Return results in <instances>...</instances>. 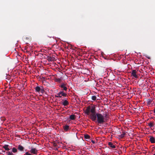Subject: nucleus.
Returning a JSON list of instances; mask_svg holds the SVG:
<instances>
[{
  "label": "nucleus",
  "instance_id": "obj_1",
  "mask_svg": "<svg viewBox=\"0 0 155 155\" xmlns=\"http://www.w3.org/2000/svg\"><path fill=\"white\" fill-rule=\"evenodd\" d=\"M96 106L94 104L88 106L84 110V113L89 115L93 121L95 120L96 118L95 115Z\"/></svg>",
  "mask_w": 155,
  "mask_h": 155
},
{
  "label": "nucleus",
  "instance_id": "obj_2",
  "mask_svg": "<svg viewBox=\"0 0 155 155\" xmlns=\"http://www.w3.org/2000/svg\"><path fill=\"white\" fill-rule=\"evenodd\" d=\"M96 116L97 117V120L99 123H102L104 122V116L100 113H97Z\"/></svg>",
  "mask_w": 155,
  "mask_h": 155
},
{
  "label": "nucleus",
  "instance_id": "obj_3",
  "mask_svg": "<svg viewBox=\"0 0 155 155\" xmlns=\"http://www.w3.org/2000/svg\"><path fill=\"white\" fill-rule=\"evenodd\" d=\"M137 71L136 70H133L132 71L131 75L136 78H138V76L137 74Z\"/></svg>",
  "mask_w": 155,
  "mask_h": 155
},
{
  "label": "nucleus",
  "instance_id": "obj_4",
  "mask_svg": "<svg viewBox=\"0 0 155 155\" xmlns=\"http://www.w3.org/2000/svg\"><path fill=\"white\" fill-rule=\"evenodd\" d=\"M30 152L34 154H36L38 152L37 150L35 148H32L30 150Z\"/></svg>",
  "mask_w": 155,
  "mask_h": 155
},
{
  "label": "nucleus",
  "instance_id": "obj_5",
  "mask_svg": "<svg viewBox=\"0 0 155 155\" xmlns=\"http://www.w3.org/2000/svg\"><path fill=\"white\" fill-rule=\"evenodd\" d=\"M66 84H62L60 86V87L63 89V90L64 91H67V88L66 86Z\"/></svg>",
  "mask_w": 155,
  "mask_h": 155
},
{
  "label": "nucleus",
  "instance_id": "obj_6",
  "mask_svg": "<svg viewBox=\"0 0 155 155\" xmlns=\"http://www.w3.org/2000/svg\"><path fill=\"white\" fill-rule=\"evenodd\" d=\"M9 147V146L8 145H5L3 147L4 148L5 150L8 151L10 150Z\"/></svg>",
  "mask_w": 155,
  "mask_h": 155
},
{
  "label": "nucleus",
  "instance_id": "obj_7",
  "mask_svg": "<svg viewBox=\"0 0 155 155\" xmlns=\"http://www.w3.org/2000/svg\"><path fill=\"white\" fill-rule=\"evenodd\" d=\"M62 104L64 106H66L69 104V103L67 100H65L62 102Z\"/></svg>",
  "mask_w": 155,
  "mask_h": 155
},
{
  "label": "nucleus",
  "instance_id": "obj_8",
  "mask_svg": "<svg viewBox=\"0 0 155 155\" xmlns=\"http://www.w3.org/2000/svg\"><path fill=\"white\" fill-rule=\"evenodd\" d=\"M59 94H61V95L64 97H66L67 96V94L64 93L63 91H60L59 92Z\"/></svg>",
  "mask_w": 155,
  "mask_h": 155
},
{
  "label": "nucleus",
  "instance_id": "obj_9",
  "mask_svg": "<svg viewBox=\"0 0 155 155\" xmlns=\"http://www.w3.org/2000/svg\"><path fill=\"white\" fill-rule=\"evenodd\" d=\"M108 145L111 148H115V146L112 143L109 142L108 143Z\"/></svg>",
  "mask_w": 155,
  "mask_h": 155
},
{
  "label": "nucleus",
  "instance_id": "obj_10",
  "mask_svg": "<svg viewBox=\"0 0 155 155\" xmlns=\"http://www.w3.org/2000/svg\"><path fill=\"white\" fill-rule=\"evenodd\" d=\"M150 141L152 143H153L155 142V138L153 137H151L150 138Z\"/></svg>",
  "mask_w": 155,
  "mask_h": 155
},
{
  "label": "nucleus",
  "instance_id": "obj_11",
  "mask_svg": "<svg viewBox=\"0 0 155 155\" xmlns=\"http://www.w3.org/2000/svg\"><path fill=\"white\" fill-rule=\"evenodd\" d=\"M24 147L21 145L18 146V149L20 151H23L24 150Z\"/></svg>",
  "mask_w": 155,
  "mask_h": 155
},
{
  "label": "nucleus",
  "instance_id": "obj_12",
  "mask_svg": "<svg viewBox=\"0 0 155 155\" xmlns=\"http://www.w3.org/2000/svg\"><path fill=\"white\" fill-rule=\"evenodd\" d=\"M70 118L71 120H74L75 119V116L74 115L72 114L70 116Z\"/></svg>",
  "mask_w": 155,
  "mask_h": 155
},
{
  "label": "nucleus",
  "instance_id": "obj_13",
  "mask_svg": "<svg viewBox=\"0 0 155 155\" xmlns=\"http://www.w3.org/2000/svg\"><path fill=\"white\" fill-rule=\"evenodd\" d=\"M69 128V126L68 125H66L64 126V129L65 131L68 130Z\"/></svg>",
  "mask_w": 155,
  "mask_h": 155
},
{
  "label": "nucleus",
  "instance_id": "obj_14",
  "mask_svg": "<svg viewBox=\"0 0 155 155\" xmlns=\"http://www.w3.org/2000/svg\"><path fill=\"white\" fill-rule=\"evenodd\" d=\"M84 137L86 139H89L90 138V137L88 134H85L84 135Z\"/></svg>",
  "mask_w": 155,
  "mask_h": 155
},
{
  "label": "nucleus",
  "instance_id": "obj_15",
  "mask_svg": "<svg viewBox=\"0 0 155 155\" xmlns=\"http://www.w3.org/2000/svg\"><path fill=\"white\" fill-rule=\"evenodd\" d=\"M35 89L36 91L39 92L40 91L41 89L39 87L37 86L35 87Z\"/></svg>",
  "mask_w": 155,
  "mask_h": 155
},
{
  "label": "nucleus",
  "instance_id": "obj_16",
  "mask_svg": "<svg viewBox=\"0 0 155 155\" xmlns=\"http://www.w3.org/2000/svg\"><path fill=\"white\" fill-rule=\"evenodd\" d=\"M12 151L14 153H16L17 152V150L15 147H13L12 149Z\"/></svg>",
  "mask_w": 155,
  "mask_h": 155
},
{
  "label": "nucleus",
  "instance_id": "obj_17",
  "mask_svg": "<svg viewBox=\"0 0 155 155\" xmlns=\"http://www.w3.org/2000/svg\"><path fill=\"white\" fill-rule=\"evenodd\" d=\"M97 98V97L95 96H92L91 99L95 101Z\"/></svg>",
  "mask_w": 155,
  "mask_h": 155
},
{
  "label": "nucleus",
  "instance_id": "obj_18",
  "mask_svg": "<svg viewBox=\"0 0 155 155\" xmlns=\"http://www.w3.org/2000/svg\"><path fill=\"white\" fill-rule=\"evenodd\" d=\"M56 97H61V96L60 94H59V92L57 94V95H56L55 96Z\"/></svg>",
  "mask_w": 155,
  "mask_h": 155
},
{
  "label": "nucleus",
  "instance_id": "obj_19",
  "mask_svg": "<svg viewBox=\"0 0 155 155\" xmlns=\"http://www.w3.org/2000/svg\"><path fill=\"white\" fill-rule=\"evenodd\" d=\"M125 135V133H123L122 134H121L120 136V137L121 138H123L124 136Z\"/></svg>",
  "mask_w": 155,
  "mask_h": 155
},
{
  "label": "nucleus",
  "instance_id": "obj_20",
  "mask_svg": "<svg viewBox=\"0 0 155 155\" xmlns=\"http://www.w3.org/2000/svg\"><path fill=\"white\" fill-rule=\"evenodd\" d=\"M6 153L7 154V155H13V153L10 152H6Z\"/></svg>",
  "mask_w": 155,
  "mask_h": 155
},
{
  "label": "nucleus",
  "instance_id": "obj_21",
  "mask_svg": "<svg viewBox=\"0 0 155 155\" xmlns=\"http://www.w3.org/2000/svg\"><path fill=\"white\" fill-rule=\"evenodd\" d=\"M149 126L150 127H153V124L151 122L149 124Z\"/></svg>",
  "mask_w": 155,
  "mask_h": 155
},
{
  "label": "nucleus",
  "instance_id": "obj_22",
  "mask_svg": "<svg viewBox=\"0 0 155 155\" xmlns=\"http://www.w3.org/2000/svg\"><path fill=\"white\" fill-rule=\"evenodd\" d=\"M26 155H31V154L29 153L28 152H27L25 153Z\"/></svg>",
  "mask_w": 155,
  "mask_h": 155
},
{
  "label": "nucleus",
  "instance_id": "obj_23",
  "mask_svg": "<svg viewBox=\"0 0 155 155\" xmlns=\"http://www.w3.org/2000/svg\"><path fill=\"white\" fill-rule=\"evenodd\" d=\"M33 51V50H32V47H31V48L30 49V50H29V51Z\"/></svg>",
  "mask_w": 155,
  "mask_h": 155
},
{
  "label": "nucleus",
  "instance_id": "obj_24",
  "mask_svg": "<svg viewBox=\"0 0 155 155\" xmlns=\"http://www.w3.org/2000/svg\"><path fill=\"white\" fill-rule=\"evenodd\" d=\"M154 113H155V109H154Z\"/></svg>",
  "mask_w": 155,
  "mask_h": 155
},
{
  "label": "nucleus",
  "instance_id": "obj_25",
  "mask_svg": "<svg viewBox=\"0 0 155 155\" xmlns=\"http://www.w3.org/2000/svg\"><path fill=\"white\" fill-rule=\"evenodd\" d=\"M28 46V47H30Z\"/></svg>",
  "mask_w": 155,
  "mask_h": 155
},
{
  "label": "nucleus",
  "instance_id": "obj_26",
  "mask_svg": "<svg viewBox=\"0 0 155 155\" xmlns=\"http://www.w3.org/2000/svg\"><path fill=\"white\" fill-rule=\"evenodd\" d=\"M153 155H155V153Z\"/></svg>",
  "mask_w": 155,
  "mask_h": 155
}]
</instances>
